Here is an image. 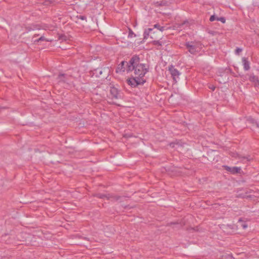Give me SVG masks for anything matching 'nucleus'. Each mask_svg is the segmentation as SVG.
I'll list each match as a JSON object with an SVG mask.
<instances>
[{
	"label": "nucleus",
	"mask_w": 259,
	"mask_h": 259,
	"mask_svg": "<svg viewBox=\"0 0 259 259\" xmlns=\"http://www.w3.org/2000/svg\"><path fill=\"white\" fill-rule=\"evenodd\" d=\"M126 64V65L127 67H128V65L130 64V62L128 63L125 62V61H122L121 63L118 65L117 68H116V72L117 73L124 72L125 70L124 65Z\"/></svg>",
	"instance_id": "8"
},
{
	"label": "nucleus",
	"mask_w": 259,
	"mask_h": 259,
	"mask_svg": "<svg viewBox=\"0 0 259 259\" xmlns=\"http://www.w3.org/2000/svg\"><path fill=\"white\" fill-rule=\"evenodd\" d=\"M140 58L137 56H134L130 61V64L126 68L127 71L134 70V75L143 80H146L145 75L147 72L146 66L144 64H140Z\"/></svg>",
	"instance_id": "1"
},
{
	"label": "nucleus",
	"mask_w": 259,
	"mask_h": 259,
	"mask_svg": "<svg viewBox=\"0 0 259 259\" xmlns=\"http://www.w3.org/2000/svg\"><path fill=\"white\" fill-rule=\"evenodd\" d=\"M150 37L153 39V37L152 36V35H150Z\"/></svg>",
	"instance_id": "26"
},
{
	"label": "nucleus",
	"mask_w": 259,
	"mask_h": 259,
	"mask_svg": "<svg viewBox=\"0 0 259 259\" xmlns=\"http://www.w3.org/2000/svg\"><path fill=\"white\" fill-rule=\"evenodd\" d=\"M65 37H66L65 36L62 35V36H60L59 39H61V40H65Z\"/></svg>",
	"instance_id": "24"
},
{
	"label": "nucleus",
	"mask_w": 259,
	"mask_h": 259,
	"mask_svg": "<svg viewBox=\"0 0 259 259\" xmlns=\"http://www.w3.org/2000/svg\"><path fill=\"white\" fill-rule=\"evenodd\" d=\"M187 49L191 54H196L202 48V44L199 41H188L185 45Z\"/></svg>",
	"instance_id": "2"
},
{
	"label": "nucleus",
	"mask_w": 259,
	"mask_h": 259,
	"mask_svg": "<svg viewBox=\"0 0 259 259\" xmlns=\"http://www.w3.org/2000/svg\"><path fill=\"white\" fill-rule=\"evenodd\" d=\"M109 98L112 99H118L121 98V94L115 87H111L110 89Z\"/></svg>",
	"instance_id": "5"
},
{
	"label": "nucleus",
	"mask_w": 259,
	"mask_h": 259,
	"mask_svg": "<svg viewBox=\"0 0 259 259\" xmlns=\"http://www.w3.org/2000/svg\"><path fill=\"white\" fill-rule=\"evenodd\" d=\"M145 82L146 80H143L134 75L133 77L127 80L128 84L133 87H135L139 84H143Z\"/></svg>",
	"instance_id": "3"
},
{
	"label": "nucleus",
	"mask_w": 259,
	"mask_h": 259,
	"mask_svg": "<svg viewBox=\"0 0 259 259\" xmlns=\"http://www.w3.org/2000/svg\"><path fill=\"white\" fill-rule=\"evenodd\" d=\"M70 76L65 74H59L58 76L57 79L58 82H67L69 81Z\"/></svg>",
	"instance_id": "7"
},
{
	"label": "nucleus",
	"mask_w": 259,
	"mask_h": 259,
	"mask_svg": "<svg viewBox=\"0 0 259 259\" xmlns=\"http://www.w3.org/2000/svg\"><path fill=\"white\" fill-rule=\"evenodd\" d=\"M238 223L239 224V226L242 227L243 229H245L247 228V225L246 223L244 222L241 219H240L238 221Z\"/></svg>",
	"instance_id": "12"
},
{
	"label": "nucleus",
	"mask_w": 259,
	"mask_h": 259,
	"mask_svg": "<svg viewBox=\"0 0 259 259\" xmlns=\"http://www.w3.org/2000/svg\"><path fill=\"white\" fill-rule=\"evenodd\" d=\"M242 60L244 70L246 71L250 69V64L247 59L244 57Z\"/></svg>",
	"instance_id": "9"
},
{
	"label": "nucleus",
	"mask_w": 259,
	"mask_h": 259,
	"mask_svg": "<svg viewBox=\"0 0 259 259\" xmlns=\"http://www.w3.org/2000/svg\"><path fill=\"white\" fill-rule=\"evenodd\" d=\"M167 3L165 1L157 2L155 3L156 6H167Z\"/></svg>",
	"instance_id": "14"
},
{
	"label": "nucleus",
	"mask_w": 259,
	"mask_h": 259,
	"mask_svg": "<svg viewBox=\"0 0 259 259\" xmlns=\"http://www.w3.org/2000/svg\"><path fill=\"white\" fill-rule=\"evenodd\" d=\"M168 71H169L174 81L175 82H177L178 80L180 79L179 76L181 74V73L172 65L168 67Z\"/></svg>",
	"instance_id": "4"
},
{
	"label": "nucleus",
	"mask_w": 259,
	"mask_h": 259,
	"mask_svg": "<svg viewBox=\"0 0 259 259\" xmlns=\"http://www.w3.org/2000/svg\"><path fill=\"white\" fill-rule=\"evenodd\" d=\"M154 28H156L159 29L160 31H162L164 30L163 27H161L159 25L156 24L154 25Z\"/></svg>",
	"instance_id": "17"
},
{
	"label": "nucleus",
	"mask_w": 259,
	"mask_h": 259,
	"mask_svg": "<svg viewBox=\"0 0 259 259\" xmlns=\"http://www.w3.org/2000/svg\"><path fill=\"white\" fill-rule=\"evenodd\" d=\"M98 197L100 198H104L106 197L107 199H109V198H110L109 197H108L104 194H98Z\"/></svg>",
	"instance_id": "22"
},
{
	"label": "nucleus",
	"mask_w": 259,
	"mask_h": 259,
	"mask_svg": "<svg viewBox=\"0 0 259 259\" xmlns=\"http://www.w3.org/2000/svg\"><path fill=\"white\" fill-rule=\"evenodd\" d=\"M242 51V49H240L239 48H237L235 50V54L236 55H239L240 52H241Z\"/></svg>",
	"instance_id": "21"
},
{
	"label": "nucleus",
	"mask_w": 259,
	"mask_h": 259,
	"mask_svg": "<svg viewBox=\"0 0 259 259\" xmlns=\"http://www.w3.org/2000/svg\"><path fill=\"white\" fill-rule=\"evenodd\" d=\"M224 167L226 170L230 172L232 174L240 173L241 170V168L239 167H229L227 165H225Z\"/></svg>",
	"instance_id": "6"
},
{
	"label": "nucleus",
	"mask_w": 259,
	"mask_h": 259,
	"mask_svg": "<svg viewBox=\"0 0 259 259\" xmlns=\"http://www.w3.org/2000/svg\"><path fill=\"white\" fill-rule=\"evenodd\" d=\"M217 20L220 21L222 22L223 23H225L226 22V19L224 17H220V18L218 17L217 18Z\"/></svg>",
	"instance_id": "19"
},
{
	"label": "nucleus",
	"mask_w": 259,
	"mask_h": 259,
	"mask_svg": "<svg viewBox=\"0 0 259 259\" xmlns=\"http://www.w3.org/2000/svg\"><path fill=\"white\" fill-rule=\"evenodd\" d=\"M135 36H136V35L134 34V33L132 31V30L131 29H130L128 37L132 38Z\"/></svg>",
	"instance_id": "18"
},
{
	"label": "nucleus",
	"mask_w": 259,
	"mask_h": 259,
	"mask_svg": "<svg viewBox=\"0 0 259 259\" xmlns=\"http://www.w3.org/2000/svg\"><path fill=\"white\" fill-rule=\"evenodd\" d=\"M232 156H234V157H238V158H240V159H241L242 160H244L245 159H246L247 161H249L251 158H250V157L248 156H246V157H245V156H241L240 155H239L238 154H234V155H232Z\"/></svg>",
	"instance_id": "11"
},
{
	"label": "nucleus",
	"mask_w": 259,
	"mask_h": 259,
	"mask_svg": "<svg viewBox=\"0 0 259 259\" xmlns=\"http://www.w3.org/2000/svg\"><path fill=\"white\" fill-rule=\"evenodd\" d=\"M44 40H45L47 41H52V40L48 39L46 38V37H45L44 36H41L38 39L35 40L34 42H39L40 41H44Z\"/></svg>",
	"instance_id": "15"
},
{
	"label": "nucleus",
	"mask_w": 259,
	"mask_h": 259,
	"mask_svg": "<svg viewBox=\"0 0 259 259\" xmlns=\"http://www.w3.org/2000/svg\"><path fill=\"white\" fill-rule=\"evenodd\" d=\"M152 28H148L147 29L145 30L144 32V39H147L150 35V33H152Z\"/></svg>",
	"instance_id": "10"
},
{
	"label": "nucleus",
	"mask_w": 259,
	"mask_h": 259,
	"mask_svg": "<svg viewBox=\"0 0 259 259\" xmlns=\"http://www.w3.org/2000/svg\"><path fill=\"white\" fill-rule=\"evenodd\" d=\"M249 79L251 81L254 82H258V79L257 77H256L254 75L251 76L249 78Z\"/></svg>",
	"instance_id": "16"
},
{
	"label": "nucleus",
	"mask_w": 259,
	"mask_h": 259,
	"mask_svg": "<svg viewBox=\"0 0 259 259\" xmlns=\"http://www.w3.org/2000/svg\"><path fill=\"white\" fill-rule=\"evenodd\" d=\"M210 89H211L212 91H214L215 89L214 87H209Z\"/></svg>",
	"instance_id": "25"
},
{
	"label": "nucleus",
	"mask_w": 259,
	"mask_h": 259,
	"mask_svg": "<svg viewBox=\"0 0 259 259\" xmlns=\"http://www.w3.org/2000/svg\"><path fill=\"white\" fill-rule=\"evenodd\" d=\"M246 120L248 122L252 124H255L257 127H259V124L257 123L256 121L252 117H248Z\"/></svg>",
	"instance_id": "13"
},
{
	"label": "nucleus",
	"mask_w": 259,
	"mask_h": 259,
	"mask_svg": "<svg viewBox=\"0 0 259 259\" xmlns=\"http://www.w3.org/2000/svg\"><path fill=\"white\" fill-rule=\"evenodd\" d=\"M218 17H215V15H212L210 16L209 20L211 22L217 20Z\"/></svg>",
	"instance_id": "23"
},
{
	"label": "nucleus",
	"mask_w": 259,
	"mask_h": 259,
	"mask_svg": "<svg viewBox=\"0 0 259 259\" xmlns=\"http://www.w3.org/2000/svg\"><path fill=\"white\" fill-rule=\"evenodd\" d=\"M152 43L154 45H158V46L162 45V43L158 40H154Z\"/></svg>",
	"instance_id": "20"
}]
</instances>
